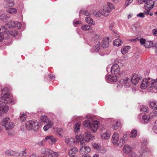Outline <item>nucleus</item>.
Instances as JSON below:
<instances>
[{
  "mask_svg": "<svg viewBox=\"0 0 157 157\" xmlns=\"http://www.w3.org/2000/svg\"><path fill=\"white\" fill-rule=\"evenodd\" d=\"M147 87L149 92L157 93V78L155 79L150 78L143 79L140 85L141 89H145Z\"/></svg>",
  "mask_w": 157,
  "mask_h": 157,
  "instance_id": "1",
  "label": "nucleus"
},
{
  "mask_svg": "<svg viewBox=\"0 0 157 157\" xmlns=\"http://www.w3.org/2000/svg\"><path fill=\"white\" fill-rule=\"evenodd\" d=\"M99 122L97 121H94L92 124L90 121L89 120L85 121L83 123L85 127H88L92 131L95 132L99 127Z\"/></svg>",
  "mask_w": 157,
  "mask_h": 157,
  "instance_id": "2",
  "label": "nucleus"
},
{
  "mask_svg": "<svg viewBox=\"0 0 157 157\" xmlns=\"http://www.w3.org/2000/svg\"><path fill=\"white\" fill-rule=\"evenodd\" d=\"M154 5V2L151 0H146L145 4V10L144 11L145 14L149 15L150 16L153 15L152 13L150 10L153 8Z\"/></svg>",
  "mask_w": 157,
  "mask_h": 157,
  "instance_id": "3",
  "label": "nucleus"
},
{
  "mask_svg": "<svg viewBox=\"0 0 157 157\" xmlns=\"http://www.w3.org/2000/svg\"><path fill=\"white\" fill-rule=\"evenodd\" d=\"M1 124L5 127L7 130H11L14 127V124L10 121V118L9 117H6L3 119L1 122Z\"/></svg>",
  "mask_w": 157,
  "mask_h": 157,
  "instance_id": "4",
  "label": "nucleus"
},
{
  "mask_svg": "<svg viewBox=\"0 0 157 157\" xmlns=\"http://www.w3.org/2000/svg\"><path fill=\"white\" fill-rule=\"evenodd\" d=\"M131 84L130 79L127 77H125L120 81L117 85V87L119 88L121 87V86H124V87L127 88L130 87Z\"/></svg>",
  "mask_w": 157,
  "mask_h": 157,
  "instance_id": "5",
  "label": "nucleus"
},
{
  "mask_svg": "<svg viewBox=\"0 0 157 157\" xmlns=\"http://www.w3.org/2000/svg\"><path fill=\"white\" fill-rule=\"evenodd\" d=\"M111 72L112 74L117 75L121 76L122 74L120 73V67L117 64H114L111 67Z\"/></svg>",
  "mask_w": 157,
  "mask_h": 157,
  "instance_id": "6",
  "label": "nucleus"
},
{
  "mask_svg": "<svg viewBox=\"0 0 157 157\" xmlns=\"http://www.w3.org/2000/svg\"><path fill=\"white\" fill-rule=\"evenodd\" d=\"M10 97V95L8 94H4L3 96L0 98V108L3 107L5 105L6 103H8L7 100Z\"/></svg>",
  "mask_w": 157,
  "mask_h": 157,
  "instance_id": "7",
  "label": "nucleus"
},
{
  "mask_svg": "<svg viewBox=\"0 0 157 157\" xmlns=\"http://www.w3.org/2000/svg\"><path fill=\"white\" fill-rule=\"evenodd\" d=\"M5 154L8 156H20L21 155L18 152L10 149L6 150L5 152Z\"/></svg>",
  "mask_w": 157,
  "mask_h": 157,
  "instance_id": "8",
  "label": "nucleus"
},
{
  "mask_svg": "<svg viewBox=\"0 0 157 157\" xmlns=\"http://www.w3.org/2000/svg\"><path fill=\"white\" fill-rule=\"evenodd\" d=\"M114 76H111L109 75L106 76L105 78L108 81L111 82H116L117 81L119 78L121 76L117 75H115Z\"/></svg>",
  "mask_w": 157,
  "mask_h": 157,
  "instance_id": "9",
  "label": "nucleus"
},
{
  "mask_svg": "<svg viewBox=\"0 0 157 157\" xmlns=\"http://www.w3.org/2000/svg\"><path fill=\"white\" fill-rule=\"evenodd\" d=\"M75 137L77 143H80V144L81 145H83L85 144L84 141V136L83 134H80L79 136H76Z\"/></svg>",
  "mask_w": 157,
  "mask_h": 157,
  "instance_id": "10",
  "label": "nucleus"
},
{
  "mask_svg": "<svg viewBox=\"0 0 157 157\" xmlns=\"http://www.w3.org/2000/svg\"><path fill=\"white\" fill-rule=\"evenodd\" d=\"M112 141L113 144H119L118 143H120V141H119V135L117 133L115 132L113 134Z\"/></svg>",
  "mask_w": 157,
  "mask_h": 157,
  "instance_id": "11",
  "label": "nucleus"
},
{
  "mask_svg": "<svg viewBox=\"0 0 157 157\" xmlns=\"http://www.w3.org/2000/svg\"><path fill=\"white\" fill-rule=\"evenodd\" d=\"M140 80V78L138 74H133L131 81L133 84L136 85L138 84Z\"/></svg>",
  "mask_w": 157,
  "mask_h": 157,
  "instance_id": "12",
  "label": "nucleus"
},
{
  "mask_svg": "<svg viewBox=\"0 0 157 157\" xmlns=\"http://www.w3.org/2000/svg\"><path fill=\"white\" fill-rule=\"evenodd\" d=\"M107 6L106 8L103 9V11L107 13H110L112 10H113L115 9V7L113 5L109 2L107 3Z\"/></svg>",
  "mask_w": 157,
  "mask_h": 157,
  "instance_id": "13",
  "label": "nucleus"
},
{
  "mask_svg": "<svg viewBox=\"0 0 157 157\" xmlns=\"http://www.w3.org/2000/svg\"><path fill=\"white\" fill-rule=\"evenodd\" d=\"M105 12L103 11L99 10L98 12H95L93 14L96 17H100L101 15L104 16L105 17L108 16L109 15L108 13H106Z\"/></svg>",
  "mask_w": 157,
  "mask_h": 157,
  "instance_id": "14",
  "label": "nucleus"
},
{
  "mask_svg": "<svg viewBox=\"0 0 157 157\" xmlns=\"http://www.w3.org/2000/svg\"><path fill=\"white\" fill-rule=\"evenodd\" d=\"M109 39L108 37H105L103 40L101 45L104 48H106L109 47Z\"/></svg>",
  "mask_w": 157,
  "mask_h": 157,
  "instance_id": "15",
  "label": "nucleus"
},
{
  "mask_svg": "<svg viewBox=\"0 0 157 157\" xmlns=\"http://www.w3.org/2000/svg\"><path fill=\"white\" fill-rule=\"evenodd\" d=\"M65 142L68 145H73L75 142V139L73 138H66Z\"/></svg>",
  "mask_w": 157,
  "mask_h": 157,
  "instance_id": "16",
  "label": "nucleus"
},
{
  "mask_svg": "<svg viewBox=\"0 0 157 157\" xmlns=\"http://www.w3.org/2000/svg\"><path fill=\"white\" fill-rule=\"evenodd\" d=\"M132 150V147L128 144L124 145L123 149L124 152L126 154L129 153L131 152Z\"/></svg>",
  "mask_w": 157,
  "mask_h": 157,
  "instance_id": "17",
  "label": "nucleus"
},
{
  "mask_svg": "<svg viewBox=\"0 0 157 157\" xmlns=\"http://www.w3.org/2000/svg\"><path fill=\"white\" fill-rule=\"evenodd\" d=\"M31 122L32 123V128H33L32 130L34 131L37 130L39 128L38 122L36 121H32Z\"/></svg>",
  "mask_w": 157,
  "mask_h": 157,
  "instance_id": "18",
  "label": "nucleus"
},
{
  "mask_svg": "<svg viewBox=\"0 0 157 157\" xmlns=\"http://www.w3.org/2000/svg\"><path fill=\"white\" fill-rule=\"evenodd\" d=\"M149 104L152 109L155 110H157V101H149Z\"/></svg>",
  "mask_w": 157,
  "mask_h": 157,
  "instance_id": "19",
  "label": "nucleus"
},
{
  "mask_svg": "<svg viewBox=\"0 0 157 157\" xmlns=\"http://www.w3.org/2000/svg\"><path fill=\"white\" fill-rule=\"evenodd\" d=\"M78 151V149L77 148L74 147L70 150L69 155L71 157H74Z\"/></svg>",
  "mask_w": 157,
  "mask_h": 157,
  "instance_id": "20",
  "label": "nucleus"
},
{
  "mask_svg": "<svg viewBox=\"0 0 157 157\" xmlns=\"http://www.w3.org/2000/svg\"><path fill=\"white\" fill-rule=\"evenodd\" d=\"M53 125V122L50 121L46 123V124L44 127V130L46 131H47L49 128L52 127Z\"/></svg>",
  "mask_w": 157,
  "mask_h": 157,
  "instance_id": "21",
  "label": "nucleus"
},
{
  "mask_svg": "<svg viewBox=\"0 0 157 157\" xmlns=\"http://www.w3.org/2000/svg\"><path fill=\"white\" fill-rule=\"evenodd\" d=\"M86 138L85 141L86 142H88L90 140H91L94 137V136L91 134L90 132H86L85 133Z\"/></svg>",
  "mask_w": 157,
  "mask_h": 157,
  "instance_id": "22",
  "label": "nucleus"
},
{
  "mask_svg": "<svg viewBox=\"0 0 157 157\" xmlns=\"http://www.w3.org/2000/svg\"><path fill=\"white\" fill-rule=\"evenodd\" d=\"M100 43L99 42H97L95 48H93L91 49V52H92L98 51L100 49Z\"/></svg>",
  "mask_w": 157,
  "mask_h": 157,
  "instance_id": "23",
  "label": "nucleus"
},
{
  "mask_svg": "<svg viewBox=\"0 0 157 157\" xmlns=\"http://www.w3.org/2000/svg\"><path fill=\"white\" fill-rule=\"evenodd\" d=\"M85 20L86 22L87 23L91 24L93 25L95 24V22L90 17H86Z\"/></svg>",
  "mask_w": 157,
  "mask_h": 157,
  "instance_id": "24",
  "label": "nucleus"
},
{
  "mask_svg": "<svg viewBox=\"0 0 157 157\" xmlns=\"http://www.w3.org/2000/svg\"><path fill=\"white\" fill-rule=\"evenodd\" d=\"M122 41L119 39H117L114 40L113 44L115 46H119L122 44Z\"/></svg>",
  "mask_w": 157,
  "mask_h": 157,
  "instance_id": "25",
  "label": "nucleus"
},
{
  "mask_svg": "<svg viewBox=\"0 0 157 157\" xmlns=\"http://www.w3.org/2000/svg\"><path fill=\"white\" fill-rule=\"evenodd\" d=\"M149 151V149L148 148L146 147H144L140 150L139 152L140 154L142 155L146 153Z\"/></svg>",
  "mask_w": 157,
  "mask_h": 157,
  "instance_id": "26",
  "label": "nucleus"
},
{
  "mask_svg": "<svg viewBox=\"0 0 157 157\" xmlns=\"http://www.w3.org/2000/svg\"><path fill=\"white\" fill-rule=\"evenodd\" d=\"M153 45V43L152 41H147L144 45L145 48H149L151 47Z\"/></svg>",
  "mask_w": 157,
  "mask_h": 157,
  "instance_id": "27",
  "label": "nucleus"
},
{
  "mask_svg": "<svg viewBox=\"0 0 157 157\" xmlns=\"http://www.w3.org/2000/svg\"><path fill=\"white\" fill-rule=\"evenodd\" d=\"M6 11L8 13L12 14H15L17 12V9L13 8L8 9Z\"/></svg>",
  "mask_w": 157,
  "mask_h": 157,
  "instance_id": "28",
  "label": "nucleus"
},
{
  "mask_svg": "<svg viewBox=\"0 0 157 157\" xmlns=\"http://www.w3.org/2000/svg\"><path fill=\"white\" fill-rule=\"evenodd\" d=\"M128 139V137L127 135L126 134H124L123 137L120 140V144L121 145L123 144Z\"/></svg>",
  "mask_w": 157,
  "mask_h": 157,
  "instance_id": "29",
  "label": "nucleus"
},
{
  "mask_svg": "<svg viewBox=\"0 0 157 157\" xmlns=\"http://www.w3.org/2000/svg\"><path fill=\"white\" fill-rule=\"evenodd\" d=\"M32 125L31 121H27L25 124L26 128L28 130H32Z\"/></svg>",
  "mask_w": 157,
  "mask_h": 157,
  "instance_id": "30",
  "label": "nucleus"
},
{
  "mask_svg": "<svg viewBox=\"0 0 157 157\" xmlns=\"http://www.w3.org/2000/svg\"><path fill=\"white\" fill-rule=\"evenodd\" d=\"M142 119L144 123H148L150 121V116L149 115H144L142 117Z\"/></svg>",
  "mask_w": 157,
  "mask_h": 157,
  "instance_id": "31",
  "label": "nucleus"
},
{
  "mask_svg": "<svg viewBox=\"0 0 157 157\" xmlns=\"http://www.w3.org/2000/svg\"><path fill=\"white\" fill-rule=\"evenodd\" d=\"M110 137V135L107 132H105L101 135V138L105 140L109 139Z\"/></svg>",
  "mask_w": 157,
  "mask_h": 157,
  "instance_id": "32",
  "label": "nucleus"
},
{
  "mask_svg": "<svg viewBox=\"0 0 157 157\" xmlns=\"http://www.w3.org/2000/svg\"><path fill=\"white\" fill-rule=\"evenodd\" d=\"M130 47L129 46H126L122 48L121 51L123 55H124L128 52V50L130 49Z\"/></svg>",
  "mask_w": 157,
  "mask_h": 157,
  "instance_id": "33",
  "label": "nucleus"
},
{
  "mask_svg": "<svg viewBox=\"0 0 157 157\" xmlns=\"http://www.w3.org/2000/svg\"><path fill=\"white\" fill-rule=\"evenodd\" d=\"M120 123L117 121H115L113 125V129H117L120 126Z\"/></svg>",
  "mask_w": 157,
  "mask_h": 157,
  "instance_id": "34",
  "label": "nucleus"
},
{
  "mask_svg": "<svg viewBox=\"0 0 157 157\" xmlns=\"http://www.w3.org/2000/svg\"><path fill=\"white\" fill-rule=\"evenodd\" d=\"M40 120L42 122L47 123L50 121L49 118L46 116H42L40 117Z\"/></svg>",
  "mask_w": 157,
  "mask_h": 157,
  "instance_id": "35",
  "label": "nucleus"
},
{
  "mask_svg": "<svg viewBox=\"0 0 157 157\" xmlns=\"http://www.w3.org/2000/svg\"><path fill=\"white\" fill-rule=\"evenodd\" d=\"M45 140H49L52 143H55L56 140L55 138L52 136H49L45 137Z\"/></svg>",
  "mask_w": 157,
  "mask_h": 157,
  "instance_id": "36",
  "label": "nucleus"
},
{
  "mask_svg": "<svg viewBox=\"0 0 157 157\" xmlns=\"http://www.w3.org/2000/svg\"><path fill=\"white\" fill-rule=\"evenodd\" d=\"M53 151L50 150H48L47 153L44 155V157H53Z\"/></svg>",
  "mask_w": 157,
  "mask_h": 157,
  "instance_id": "37",
  "label": "nucleus"
},
{
  "mask_svg": "<svg viewBox=\"0 0 157 157\" xmlns=\"http://www.w3.org/2000/svg\"><path fill=\"white\" fill-rule=\"evenodd\" d=\"M15 22L12 21H9L7 22V25H8V27L10 29H12L15 27Z\"/></svg>",
  "mask_w": 157,
  "mask_h": 157,
  "instance_id": "38",
  "label": "nucleus"
},
{
  "mask_svg": "<svg viewBox=\"0 0 157 157\" xmlns=\"http://www.w3.org/2000/svg\"><path fill=\"white\" fill-rule=\"evenodd\" d=\"M92 28V26L88 25H85L81 26L82 29L85 31L89 30L91 29Z\"/></svg>",
  "mask_w": 157,
  "mask_h": 157,
  "instance_id": "39",
  "label": "nucleus"
},
{
  "mask_svg": "<svg viewBox=\"0 0 157 157\" xmlns=\"http://www.w3.org/2000/svg\"><path fill=\"white\" fill-rule=\"evenodd\" d=\"M148 108L146 106L144 105L140 106V110L142 112H147L148 110Z\"/></svg>",
  "mask_w": 157,
  "mask_h": 157,
  "instance_id": "40",
  "label": "nucleus"
},
{
  "mask_svg": "<svg viewBox=\"0 0 157 157\" xmlns=\"http://www.w3.org/2000/svg\"><path fill=\"white\" fill-rule=\"evenodd\" d=\"M80 14H83L86 16H89L90 15V14L86 10H81L79 12Z\"/></svg>",
  "mask_w": 157,
  "mask_h": 157,
  "instance_id": "41",
  "label": "nucleus"
},
{
  "mask_svg": "<svg viewBox=\"0 0 157 157\" xmlns=\"http://www.w3.org/2000/svg\"><path fill=\"white\" fill-rule=\"evenodd\" d=\"M137 135V132L136 130L134 129L131 132L130 137L131 138H134Z\"/></svg>",
  "mask_w": 157,
  "mask_h": 157,
  "instance_id": "42",
  "label": "nucleus"
},
{
  "mask_svg": "<svg viewBox=\"0 0 157 157\" xmlns=\"http://www.w3.org/2000/svg\"><path fill=\"white\" fill-rule=\"evenodd\" d=\"M9 34L13 36H15L18 34V32L15 30L9 31Z\"/></svg>",
  "mask_w": 157,
  "mask_h": 157,
  "instance_id": "43",
  "label": "nucleus"
},
{
  "mask_svg": "<svg viewBox=\"0 0 157 157\" xmlns=\"http://www.w3.org/2000/svg\"><path fill=\"white\" fill-rule=\"evenodd\" d=\"M80 125L79 123H76L74 126V128L75 129V132L76 133V132H78V131L79 130V127Z\"/></svg>",
  "mask_w": 157,
  "mask_h": 157,
  "instance_id": "44",
  "label": "nucleus"
},
{
  "mask_svg": "<svg viewBox=\"0 0 157 157\" xmlns=\"http://www.w3.org/2000/svg\"><path fill=\"white\" fill-rule=\"evenodd\" d=\"M0 108V109L2 110V112L4 113L7 112L9 109L8 107L7 106H6V105L3 107H1Z\"/></svg>",
  "mask_w": 157,
  "mask_h": 157,
  "instance_id": "45",
  "label": "nucleus"
},
{
  "mask_svg": "<svg viewBox=\"0 0 157 157\" xmlns=\"http://www.w3.org/2000/svg\"><path fill=\"white\" fill-rule=\"evenodd\" d=\"M26 117V115L24 113H23L20 116V118L21 122H22L25 120Z\"/></svg>",
  "mask_w": 157,
  "mask_h": 157,
  "instance_id": "46",
  "label": "nucleus"
},
{
  "mask_svg": "<svg viewBox=\"0 0 157 157\" xmlns=\"http://www.w3.org/2000/svg\"><path fill=\"white\" fill-rule=\"evenodd\" d=\"M100 149L98 151V152H100L102 153H104L107 151L106 149L103 147H100Z\"/></svg>",
  "mask_w": 157,
  "mask_h": 157,
  "instance_id": "47",
  "label": "nucleus"
},
{
  "mask_svg": "<svg viewBox=\"0 0 157 157\" xmlns=\"http://www.w3.org/2000/svg\"><path fill=\"white\" fill-rule=\"evenodd\" d=\"M153 129L154 132L155 133H157V120L155 122Z\"/></svg>",
  "mask_w": 157,
  "mask_h": 157,
  "instance_id": "48",
  "label": "nucleus"
},
{
  "mask_svg": "<svg viewBox=\"0 0 157 157\" xmlns=\"http://www.w3.org/2000/svg\"><path fill=\"white\" fill-rule=\"evenodd\" d=\"M85 150H85V146L84 147L83 146H82L81 147V148L80 150V152L81 154H83L85 153H86Z\"/></svg>",
  "mask_w": 157,
  "mask_h": 157,
  "instance_id": "49",
  "label": "nucleus"
},
{
  "mask_svg": "<svg viewBox=\"0 0 157 157\" xmlns=\"http://www.w3.org/2000/svg\"><path fill=\"white\" fill-rule=\"evenodd\" d=\"M9 17H7L5 14H2L0 16V19L2 20H4L6 19L7 18H8Z\"/></svg>",
  "mask_w": 157,
  "mask_h": 157,
  "instance_id": "50",
  "label": "nucleus"
},
{
  "mask_svg": "<svg viewBox=\"0 0 157 157\" xmlns=\"http://www.w3.org/2000/svg\"><path fill=\"white\" fill-rule=\"evenodd\" d=\"M93 146L94 149H97V151L100 149V146L98 144L94 143L93 144Z\"/></svg>",
  "mask_w": 157,
  "mask_h": 157,
  "instance_id": "51",
  "label": "nucleus"
},
{
  "mask_svg": "<svg viewBox=\"0 0 157 157\" xmlns=\"http://www.w3.org/2000/svg\"><path fill=\"white\" fill-rule=\"evenodd\" d=\"M152 33L155 36H157V29H154L152 30Z\"/></svg>",
  "mask_w": 157,
  "mask_h": 157,
  "instance_id": "52",
  "label": "nucleus"
},
{
  "mask_svg": "<svg viewBox=\"0 0 157 157\" xmlns=\"http://www.w3.org/2000/svg\"><path fill=\"white\" fill-rule=\"evenodd\" d=\"M15 27H17L18 28V29H20L21 28V25L20 22L16 21L15 22Z\"/></svg>",
  "mask_w": 157,
  "mask_h": 157,
  "instance_id": "53",
  "label": "nucleus"
},
{
  "mask_svg": "<svg viewBox=\"0 0 157 157\" xmlns=\"http://www.w3.org/2000/svg\"><path fill=\"white\" fill-rule=\"evenodd\" d=\"M49 150V149H47L46 148H43L41 150V152L42 154L46 155L47 152V151Z\"/></svg>",
  "mask_w": 157,
  "mask_h": 157,
  "instance_id": "54",
  "label": "nucleus"
},
{
  "mask_svg": "<svg viewBox=\"0 0 157 157\" xmlns=\"http://www.w3.org/2000/svg\"><path fill=\"white\" fill-rule=\"evenodd\" d=\"M7 2H8L7 5L9 6L12 7L14 5V2L13 1H11V2L10 1Z\"/></svg>",
  "mask_w": 157,
  "mask_h": 157,
  "instance_id": "55",
  "label": "nucleus"
},
{
  "mask_svg": "<svg viewBox=\"0 0 157 157\" xmlns=\"http://www.w3.org/2000/svg\"><path fill=\"white\" fill-rule=\"evenodd\" d=\"M85 148L86 153H88L90 151L91 149L89 147L86 146H85Z\"/></svg>",
  "mask_w": 157,
  "mask_h": 157,
  "instance_id": "56",
  "label": "nucleus"
},
{
  "mask_svg": "<svg viewBox=\"0 0 157 157\" xmlns=\"http://www.w3.org/2000/svg\"><path fill=\"white\" fill-rule=\"evenodd\" d=\"M140 44H145L146 42L145 40L143 38L140 39Z\"/></svg>",
  "mask_w": 157,
  "mask_h": 157,
  "instance_id": "57",
  "label": "nucleus"
},
{
  "mask_svg": "<svg viewBox=\"0 0 157 157\" xmlns=\"http://www.w3.org/2000/svg\"><path fill=\"white\" fill-rule=\"evenodd\" d=\"M25 150L22 151L21 153H20L21 155L20 156H27V153L25 152Z\"/></svg>",
  "mask_w": 157,
  "mask_h": 157,
  "instance_id": "58",
  "label": "nucleus"
},
{
  "mask_svg": "<svg viewBox=\"0 0 157 157\" xmlns=\"http://www.w3.org/2000/svg\"><path fill=\"white\" fill-rule=\"evenodd\" d=\"M115 24L114 23H112L110 24L109 26V29L111 30H112L114 27Z\"/></svg>",
  "mask_w": 157,
  "mask_h": 157,
  "instance_id": "59",
  "label": "nucleus"
},
{
  "mask_svg": "<svg viewBox=\"0 0 157 157\" xmlns=\"http://www.w3.org/2000/svg\"><path fill=\"white\" fill-rule=\"evenodd\" d=\"M80 23V22L78 21H74L73 22V25L74 26H78V25Z\"/></svg>",
  "mask_w": 157,
  "mask_h": 157,
  "instance_id": "60",
  "label": "nucleus"
},
{
  "mask_svg": "<svg viewBox=\"0 0 157 157\" xmlns=\"http://www.w3.org/2000/svg\"><path fill=\"white\" fill-rule=\"evenodd\" d=\"M57 132L59 135H61L62 132H63V130L61 128H58L57 130Z\"/></svg>",
  "mask_w": 157,
  "mask_h": 157,
  "instance_id": "61",
  "label": "nucleus"
},
{
  "mask_svg": "<svg viewBox=\"0 0 157 157\" xmlns=\"http://www.w3.org/2000/svg\"><path fill=\"white\" fill-rule=\"evenodd\" d=\"M137 17H144V13H140L138 14L137 15Z\"/></svg>",
  "mask_w": 157,
  "mask_h": 157,
  "instance_id": "62",
  "label": "nucleus"
},
{
  "mask_svg": "<svg viewBox=\"0 0 157 157\" xmlns=\"http://www.w3.org/2000/svg\"><path fill=\"white\" fill-rule=\"evenodd\" d=\"M132 2L129 1V0H127L125 2V5L127 6L129 5Z\"/></svg>",
  "mask_w": 157,
  "mask_h": 157,
  "instance_id": "63",
  "label": "nucleus"
},
{
  "mask_svg": "<svg viewBox=\"0 0 157 157\" xmlns=\"http://www.w3.org/2000/svg\"><path fill=\"white\" fill-rule=\"evenodd\" d=\"M131 28H132V29L133 30V31H136V27L134 25H132V26Z\"/></svg>",
  "mask_w": 157,
  "mask_h": 157,
  "instance_id": "64",
  "label": "nucleus"
}]
</instances>
